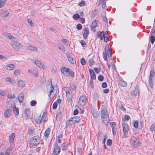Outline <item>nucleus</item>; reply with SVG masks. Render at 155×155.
Wrapping results in <instances>:
<instances>
[{
    "label": "nucleus",
    "instance_id": "nucleus-1",
    "mask_svg": "<svg viewBox=\"0 0 155 155\" xmlns=\"http://www.w3.org/2000/svg\"><path fill=\"white\" fill-rule=\"evenodd\" d=\"M81 118L79 117L75 116L71 117L70 119L67 121L66 124L68 125H70L74 124L79 122Z\"/></svg>",
    "mask_w": 155,
    "mask_h": 155
},
{
    "label": "nucleus",
    "instance_id": "nucleus-2",
    "mask_svg": "<svg viewBox=\"0 0 155 155\" xmlns=\"http://www.w3.org/2000/svg\"><path fill=\"white\" fill-rule=\"evenodd\" d=\"M40 143V140L37 136H35L31 138L30 139L29 143L33 146H37Z\"/></svg>",
    "mask_w": 155,
    "mask_h": 155
},
{
    "label": "nucleus",
    "instance_id": "nucleus-3",
    "mask_svg": "<svg viewBox=\"0 0 155 155\" xmlns=\"http://www.w3.org/2000/svg\"><path fill=\"white\" fill-rule=\"evenodd\" d=\"M154 71L153 69L151 70L150 73V75L149 77V84L150 87L151 88H152L153 87L152 79L154 77Z\"/></svg>",
    "mask_w": 155,
    "mask_h": 155
},
{
    "label": "nucleus",
    "instance_id": "nucleus-4",
    "mask_svg": "<svg viewBox=\"0 0 155 155\" xmlns=\"http://www.w3.org/2000/svg\"><path fill=\"white\" fill-rule=\"evenodd\" d=\"M155 28L153 27L149 35V41L151 42L152 44H153L155 40Z\"/></svg>",
    "mask_w": 155,
    "mask_h": 155
},
{
    "label": "nucleus",
    "instance_id": "nucleus-5",
    "mask_svg": "<svg viewBox=\"0 0 155 155\" xmlns=\"http://www.w3.org/2000/svg\"><path fill=\"white\" fill-rule=\"evenodd\" d=\"M131 142L132 143L134 147H138L140 145V141L138 140L134 137H133L130 140Z\"/></svg>",
    "mask_w": 155,
    "mask_h": 155
},
{
    "label": "nucleus",
    "instance_id": "nucleus-6",
    "mask_svg": "<svg viewBox=\"0 0 155 155\" xmlns=\"http://www.w3.org/2000/svg\"><path fill=\"white\" fill-rule=\"evenodd\" d=\"M30 109L29 108H26L23 113V118L25 120H28L29 119L30 114Z\"/></svg>",
    "mask_w": 155,
    "mask_h": 155
},
{
    "label": "nucleus",
    "instance_id": "nucleus-7",
    "mask_svg": "<svg viewBox=\"0 0 155 155\" xmlns=\"http://www.w3.org/2000/svg\"><path fill=\"white\" fill-rule=\"evenodd\" d=\"M20 43L17 41H13L11 45L13 48L16 51H18L20 48Z\"/></svg>",
    "mask_w": 155,
    "mask_h": 155
},
{
    "label": "nucleus",
    "instance_id": "nucleus-8",
    "mask_svg": "<svg viewBox=\"0 0 155 155\" xmlns=\"http://www.w3.org/2000/svg\"><path fill=\"white\" fill-rule=\"evenodd\" d=\"M86 97L85 96L82 95L81 96L78 101L79 104L81 106H83L85 105L86 103Z\"/></svg>",
    "mask_w": 155,
    "mask_h": 155
},
{
    "label": "nucleus",
    "instance_id": "nucleus-9",
    "mask_svg": "<svg viewBox=\"0 0 155 155\" xmlns=\"http://www.w3.org/2000/svg\"><path fill=\"white\" fill-rule=\"evenodd\" d=\"M101 119L109 117V114L106 109H102L101 111Z\"/></svg>",
    "mask_w": 155,
    "mask_h": 155
},
{
    "label": "nucleus",
    "instance_id": "nucleus-10",
    "mask_svg": "<svg viewBox=\"0 0 155 155\" xmlns=\"http://www.w3.org/2000/svg\"><path fill=\"white\" fill-rule=\"evenodd\" d=\"M61 149L59 146L56 143L55 144L54 148L53 151L54 154L55 155H57L60 152Z\"/></svg>",
    "mask_w": 155,
    "mask_h": 155
},
{
    "label": "nucleus",
    "instance_id": "nucleus-11",
    "mask_svg": "<svg viewBox=\"0 0 155 155\" xmlns=\"http://www.w3.org/2000/svg\"><path fill=\"white\" fill-rule=\"evenodd\" d=\"M104 50L107 56L109 57H111L112 53L111 51H110V48L108 44L106 45Z\"/></svg>",
    "mask_w": 155,
    "mask_h": 155
},
{
    "label": "nucleus",
    "instance_id": "nucleus-12",
    "mask_svg": "<svg viewBox=\"0 0 155 155\" xmlns=\"http://www.w3.org/2000/svg\"><path fill=\"white\" fill-rule=\"evenodd\" d=\"M122 128L124 135L127 134L129 131L128 126L127 124L123 123L122 124Z\"/></svg>",
    "mask_w": 155,
    "mask_h": 155
},
{
    "label": "nucleus",
    "instance_id": "nucleus-13",
    "mask_svg": "<svg viewBox=\"0 0 155 155\" xmlns=\"http://www.w3.org/2000/svg\"><path fill=\"white\" fill-rule=\"evenodd\" d=\"M131 94L132 95L136 96L137 94H139V86L137 85L135 87V90H133Z\"/></svg>",
    "mask_w": 155,
    "mask_h": 155
},
{
    "label": "nucleus",
    "instance_id": "nucleus-14",
    "mask_svg": "<svg viewBox=\"0 0 155 155\" xmlns=\"http://www.w3.org/2000/svg\"><path fill=\"white\" fill-rule=\"evenodd\" d=\"M83 31H84V32L83 34V37L85 39H86L89 34V30L87 28L85 27Z\"/></svg>",
    "mask_w": 155,
    "mask_h": 155
},
{
    "label": "nucleus",
    "instance_id": "nucleus-15",
    "mask_svg": "<svg viewBox=\"0 0 155 155\" xmlns=\"http://www.w3.org/2000/svg\"><path fill=\"white\" fill-rule=\"evenodd\" d=\"M91 113L94 117L95 118H97L99 115L100 112L99 111L93 109L91 110Z\"/></svg>",
    "mask_w": 155,
    "mask_h": 155
},
{
    "label": "nucleus",
    "instance_id": "nucleus-16",
    "mask_svg": "<svg viewBox=\"0 0 155 155\" xmlns=\"http://www.w3.org/2000/svg\"><path fill=\"white\" fill-rule=\"evenodd\" d=\"M15 137V134L14 133H12L9 137V141L10 143H13L14 141V139Z\"/></svg>",
    "mask_w": 155,
    "mask_h": 155
},
{
    "label": "nucleus",
    "instance_id": "nucleus-17",
    "mask_svg": "<svg viewBox=\"0 0 155 155\" xmlns=\"http://www.w3.org/2000/svg\"><path fill=\"white\" fill-rule=\"evenodd\" d=\"M91 78V79L94 80L96 79V74L93 70L92 69H90L89 70Z\"/></svg>",
    "mask_w": 155,
    "mask_h": 155
},
{
    "label": "nucleus",
    "instance_id": "nucleus-18",
    "mask_svg": "<svg viewBox=\"0 0 155 155\" xmlns=\"http://www.w3.org/2000/svg\"><path fill=\"white\" fill-rule=\"evenodd\" d=\"M11 110L10 109L6 110L4 112L5 116L6 118L9 117L11 116Z\"/></svg>",
    "mask_w": 155,
    "mask_h": 155
},
{
    "label": "nucleus",
    "instance_id": "nucleus-19",
    "mask_svg": "<svg viewBox=\"0 0 155 155\" xmlns=\"http://www.w3.org/2000/svg\"><path fill=\"white\" fill-rule=\"evenodd\" d=\"M15 65L12 64H7L5 66L7 70H12L15 68Z\"/></svg>",
    "mask_w": 155,
    "mask_h": 155
},
{
    "label": "nucleus",
    "instance_id": "nucleus-20",
    "mask_svg": "<svg viewBox=\"0 0 155 155\" xmlns=\"http://www.w3.org/2000/svg\"><path fill=\"white\" fill-rule=\"evenodd\" d=\"M27 48L28 50L33 51H37V48L34 45H30L27 47Z\"/></svg>",
    "mask_w": 155,
    "mask_h": 155
},
{
    "label": "nucleus",
    "instance_id": "nucleus-21",
    "mask_svg": "<svg viewBox=\"0 0 155 155\" xmlns=\"http://www.w3.org/2000/svg\"><path fill=\"white\" fill-rule=\"evenodd\" d=\"M69 68H66L65 67H62L61 68V73L63 74H65V73L68 72V70H69Z\"/></svg>",
    "mask_w": 155,
    "mask_h": 155
},
{
    "label": "nucleus",
    "instance_id": "nucleus-22",
    "mask_svg": "<svg viewBox=\"0 0 155 155\" xmlns=\"http://www.w3.org/2000/svg\"><path fill=\"white\" fill-rule=\"evenodd\" d=\"M98 21L97 20H94L91 25V27L92 29L95 28L97 26Z\"/></svg>",
    "mask_w": 155,
    "mask_h": 155
},
{
    "label": "nucleus",
    "instance_id": "nucleus-23",
    "mask_svg": "<svg viewBox=\"0 0 155 155\" xmlns=\"http://www.w3.org/2000/svg\"><path fill=\"white\" fill-rule=\"evenodd\" d=\"M50 82H51V84L49 83L47 85V86L48 87L49 86H50V91L49 95V97H51V93L53 92V89H54V87L52 85L51 81Z\"/></svg>",
    "mask_w": 155,
    "mask_h": 155
},
{
    "label": "nucleus",
    "instance_id": "nucleus-24",
    "mask_svg": "<svg viewBox=\"0 0 155 155\" xmlns=\"http://www.w3.org/2000/svg\"><path fill=\"white\" fill-rule=\"evenodd\" d=\"M24 97V94L23 93H20L18 97V101L19 103H22L23 102Z\"/></svg>",
    "mask_w": 155,
    "mask_h": 155
},
{
    "label": "nucleus",
    "instance_id": "nucleus-25",
    "mask_svg": "<svg viewBox=\"0 0 155 155\" xmlns=\"http://www.w3.org/2000/svg\"><path fill=\"white\" fill-rule=\"evenodd\" d=\"M101 120L105 125L106 126L108 125L109 122V117L106 118L101 119Z\"/></svg>",
    "mask_w": 155,
    "mask_h": 155
},
{
    "label": "nucleus",
    "instance_id": "nucleus-26",
    "mask_svg": "<svg viewBox=\"0 0 155 155\" xmlns=\"http://www.w3.org/2000/svg\"><path fill=\"white\" fill-rule=\"evenodd\" d=\"M72 94H69V96H67V100L69 104H71L72 102Z\"/></svg>",
    "mask_w": 155,
    "mask_h": 155
},
{
    "label": "nucleus",
    "instance_id": "nucleus-27",
    "mask_svg": "<svg viewBox=\"0 0 155 155\" xmlns=\"http://www.w3.org/2000/svg\"><path fill=\"white\" fill-rule=\"evenodd\" d=\"M100 34H102V36L101 37V40H103L104 38H106L107 37V34H106L104 31L100 32Z\"/></svg>",
    "mask_w": 155,
    "mask_h": 155
},
{
    "label": "nucleus",
    "instance_id": "nucleus-28",
    "mask_svg": "<svg viewBox=\"0 0 155 155\" xmlns=\"http://www.w3.org/2000/svg\"><path fill=\"white\" fill-rule=\"evenodd\" d=\"M51 131V129L50 128H48L45 132V136L46 137L48 138V136L49 134Z\"/></svg>",
    "mask_w": 155,
    "mask_h": 155
},
{
    "label": "nucleus",
    "instance_id": "nucleus-29",
    "mask_svg": "<svg viewBox=\"0 0 155 155\" xmlns=\"http://www.w3.org/2000/svg\"><path fill=\"white\" fill-rule=\"evenodd\" d=\"M9 14L8 11L4 12L1 14V16L2 18H5L8 16Z\"/></svg>",
    "mask_w": 155,
    "mask_h": 155
},
{
    "label": "nucleus",
    "instance_id": "nucleus-30",
    "mask_svg": "<svg viewBox=\"0 0 155 155\" xmlns=\"http://www.w3.org/2000/svg\"><path fill=\"white\" fill-rule=\"evenodd\" d=\"M62 117V114L60 112L58 113L56 117V120L57 121H60L61 118Z\"/></svg>",
    "mask_w": 155,
    "mask_h": 155
},
{
    "label": "nucleus",
    "instance_id": "nucleus-31",
    "mask_svg": "<svg viewBox=\"0 0 155 155\" xmlns=\"http://www.w3.org/2000/svg\"><path fill=\"white\" fill-rule=\"evenodd\" d=\"M41 115H40L39 117L38 118H36L35 119V121L36 123L37 124H40L42 120V118H40L41 117Z\"/></svg>",
    "mask_w": 155,
    "mask_h": 155
},
{
    "label": "nucleus",
    "instance_id": "nucleus-32",
    "mask_svg": "<svg viewBox=\"0 0 155 155\" xmlns=\"http://www.w3.org/2000/svg\"><path fill=\"white\" fill-rule=\"evenodd\" d=\"M68 73L69 74H70V76L72 78H73L74 76V72L73 71L71 70L70 69H69V70H68Z\"/></svg>",
    "mask_w": 155,
    "mask_h": 155
},
{
    "label": "nucleus",
    "instance_id": "nucleus-33",
    "mask_svg": "<svg viewBox=\"0 0 155 155\" xmlns=\"http://www.w3.org/2000/svg\"><path fill=\"white\" fill-rule=\"evenodd\" d=\"M120 85L122 87H126L127 85V83L124 81H121L119 83Z\"/></svg>",
    "mask_w": 155,
    "mask_h": 155
},
{
    "label": "nucleus",
    "instance_id": "nucleus-34",
    "mask_svg": "<svg viewBox=\"0 0 155 155\" xmlns=\"http://www.w3.org/2000/svg\"><path fill=\"white\" fill-rule=\"evenodd\" d=\"M73 18L74 19L77 20L80 18V16L78 14H76L73 15Z\"/></svg>",
    "mask_w": 155,
    "mask_h": 155
},
{
    "label": "nucleus",
    "instance_id": "nucleus-35",
    "mask_svg": "<svg viewBox=\"0 0 155 155\" xmlns=\"http://www.w3.org/2000/svg\"><path fill=\"white\" fill-rule=\"evenodd\" d=\"M17 84L18 86L20 87H21L22 86H24L25 85L23 81L21 80L18 81L17 83Z\"/></svg>",
    "mask_w": 155,
    "mask_h": 155
},
{
    "label": "nucleus",
    "instance_id": "nucleus-36",
    "mask_svg": "<svg viewBox=\"0 0 155 155\" xmlns=\"http://www.w3.org/2000/svg\"><path fill=\"white\" fill-rule=\"evenodd\" d=\"M62 147V150L63 151L65 150H67L68 147V144H62L61 146Z\"/></svg>",
    "mask_w": 155,
    "mask_h": 155
},
{
    "label": "nucleus",
    "instance_id": "nucleus-37",
    "mask_svg": "<svg viewBox=\"0 0 155 155\" xmlns=\"http://www.w3.org/2000/svg\"><path fill=\"white\" fill-rule=\"evenodd\" d=\"M13 111L15 114L17 115H18L19 114V109L18 107H15V108L13 109Z\"/></svg>",
    "mask_w": 155,
    "mask_h": 155
},
{
    "label": "nucleus",
    "instance_id": "nucleus-38",
    "mask_svg": "<svg viewBox=\"0 0 155 155\" xmlns=\"http://www.w3.org/2000/svg\"><path fill=\"white\" fill-rule=\"evenodd\" d=\"M68 59L69 62L71 64H74V63L76 62L75 60L72 57H70Z\"/></svg>",
    "mask_w": 155,
    "mask_h": 155
},
{
    "label": "nucleus",
    "instance_id": "nucleus-39",
    "mask_svg": "<svg viewBox=\"0 0 155 155\" xmlns=\"http://www.w3.org/2000/svg\"><path fill=\"white\" fill-rule=\"evenodd\" d=\"M66 90H67V91L66 92L67 94H70V95L71 94H72V92L71 91V89H70V88L68 87H66Z\"/></svg>",
    "mask_w": 155,
    "mask_h": 155
},
{
    "label": "nucleus",
    "instance_id": "nucleus-40",
    "mask_svg": "<svg viewBox=\"0 0 155 155\" xmlns=\"http://www.w3.org/2000/svg\"><path fill=\"white\" fill-rule=\"evenodd\" d=\"M7 0H0V8H1L6 2Z\"/></svg>",
    "mask_w": 155,
    "mask_h": 155
},
{
    "label": "nucleus",
    "instance_id": "nucleus-41",
    "mask_svg": "<svg viewBox=\"0 0 155 155\" xmlns=\"http://www.w3.org/2000/svg\"><path fill=\"white\" fill-rule=\"evenodd\" d=\"M150 130L152 132L155 130V124L154 123L150 127Z\"/></svg>",
    "mask_w": 155,
    "mask_h": 155
},
{
    "label": "nucleus",
    "instance_id": "nucleus-42",
    "mask_svg": "<svg viewBox=\"0 0 155 155\" xmlns=\"http://www.w3.org/2000/svg\"><path fill=\"white\" fill-rule=\"evenodd\" d=\"M139 125L138 122L137 121H135L134 123V126L135 129H137L138 128Z\"/></svg>",
    "mask_w": 155,
    "mask_h": 155
},
{
    "label": "nucleus",
    "instance_id": "nucleus-43",
    "mask_svg": "<svg viewBox=\"0 0 155 155\" xmlns=\"http://www.w3.org/2000/svg\"><path fill=\"white\" fill-rule=\"evenodd\" d=\"M35 64L39 67H41L42 66L43 64L41 63L38 60L35 61Z\"/></svg>",
    "mask_w": 155,
    "mask_h": 155
},
{
    "label": "nucleus",
    "instance_id": "nucleus-44",
    "mask_svg": "<svg viewBox=\"0 0 155 155\" xmlns=\"http://www.w3.org/2000/svg\"><path fill=\"white\" fill-rule=\"evenodd\" d=\"M32 73L36 77H37L38 76V71L36 69L33 70Z\"/></svg>",
    "mask_w": 155,
    "mask_h": 155
},
{
    "label": "nucleus",
    "instance_id": "nucleus-45",
    "mask_svg": "<svg viewBox=\"0 0 155 155\" xmlns=\"http://www.w3.org/2000/svg\"><path fill=\"white\" fill-rule=\"evenodd\" d=\"M34 130H32L31 129H28V134L31 136L33 135V132H34Z\"/></svg>",
    "mask_w": 155,
    "mask_h": 155
},
{
    "label": "nucleus",
    "instance_id": "nucleus-46",
    "mask_svg": "<svg viewBox=\"0 0 155 155\" xmlns=\"http://www.w3.org/2000/svg\"><path fill=\"white\" fill-rule=\"evenodd\" d=\"M89 65L90 66H91L93 65L94 64V60L92 58H90L89 60Z\"/></svg>",
    "mask_w": 155,
    "mask_h": 155
},
{
    "label": "nucleus",
    "instance_id": "nucleus-47",
    "mask_svg": "<svg viewBox=\"0 0 155 155\" xmlns=\"http://www.w3.org/2000/svg\"><path fill=\"white\" fill-rule=\"evenodd\" d=\"M59 49L62 51H65V49L63 45H60L59 46Z\"/></svg>",
    "mask_w": 155,
    "mask_h": 155
},
{
    "label": "nucleus",
    "instance_id": "nucleus-48",
    "mask_svg": "<svg viewBox=\"0 0 155 155\" xmlns=\"http://www.w3.org/2000/svg\"><path fill=\"white\" fill-rule=\"evenodd\" d=\"M37 104V102L35 100H32L30 102V104L31 106H34Z\"/></svg>",
    "mask_w": 155,
    "mask_h": 155
},
{
    "label": "nucleus",
    "instance_id": "nucleus-49",
    "mask_svg": "<svg viewBox=\"0 0 155 155\" xmlns=\"http://www.w3.org/2000/svg\"><path fill=\"white\" fill-rule=\"evenodd\" d=\"M92 13V17H94L96 15L97 13V11L96 10H95L94 11H92L91 12Z\"/></svg>",
    "mask_w": 155,
    "mask_h": 155
},
{
    "label": "nucleus",
    "instance_id": "nucleus-50",
    "mask_svg": "<svg viewBox=\"0 0 155 155\" xmlns=\"http://www.w3.org/2000/svg\"><path fill=\"white\" fill-rule=\"evenodd\" d=\"M82 27L80 23L76 25V28L78 30H81L82 28Z\"/></svg>",
    "mask_w": 155,
    "mask_h": 155
},
{
    "label": "nucleus",
    "instance_id": "nucleus-51",
    "mask_svg": "<svg viewBox=\"0 0 155 155\" xmlns=\"http://www.w3.org/2000/svg\"><path fill=\"white\" fill-rule=\"evenodd\" d=\"M85 5V3L84 1L82 0L79 3V5L80 7H82L84 6Z\"/></svg>",
    "mask_w": 155,
    "mask_h": 155
},
{
    "label": "nucleus",
    "instance_id": "nucleus-52",
    "mask_svg": "<svg viewBox=\"0 0 155 155\" xmlns=\"http://www.w3.org/2000/svg\"><path fill=\"white\" fill-rule=\"evenodd\" d=\"M98 80L101 81H103L104 80V77L101 75H100L98 76Z\"/></svg>",
    "mask_w": 155,
    "mask_h": 155
},
{
    "label": "nucleus",
    "instance_id": "nucleus-53",
    "mask_svg": "<svg viewBox=\"0 0 155 155\" xmlns=\"http://www.w3.org/2000/svg\"><path fill=\"white\" fill-rule=\"evenodd\" d=\"M20 71L19 69H17L14 71V74L16 75H18L20 74Z\"/></svg>",
    "mask_w": 155,
    "mask_h": 155
},
{
    "label": "nucleus",
    "instance_id": "nucleus-54",
    "mask_svg": "<svg viewBox=\"0 0 155 155\" xmlns=\"http://www.w3.org/2000/svg\"><path fill=\"white\" fill-rule=\"evenodd\" d=\"M112 133L114 135H115L116 133L117 129L116 127H113L112 128Z\"/></svg>",
    "mask_w": 155,
    "mask_h": 155
},
{
    "label": "nucleus",
    "instance_id": "nucleus-55",
    "mask_svg": "<svg viewBox=\"0 0 155 155\" xmlns=\"http://www.w3.org/2000/svg\"><path fill=\"white\" fill-rule=\"evenodd\" d=\"M70 87L72 90H76L77 88L76 85L74 84H72Z\"/></svg>",
    "mask_w": 155,
    "mask_h": 155
},
{
    "label": "nucleus",
    "instance_id": "nucleus-56",
    "mask_svg": "<svg viewBox=\"0 0 155 155\" xmlns=\"http://www.w3.org/2000/svg\"><path fill=\"white\" fill-rule=\"evenodd\" d=\"M107 144L109 146H111L112 144V140L110 139H109L107 141Z\"/></svg>",
    "mask_w": 155,
    "mask_h": 155
},
{
    "label": "nucleus",
    "instance_id": "nucleus-57",
    "mask_svg": "<svg viewBox=\"0 0 155 155\" xmlns=\"http://www.w3.org/2000/svg\"><path fill=\"white\" fill-rule=\"evenodd\" d=\"M81 63L82 65H84L86 64L85 59L84 58H82L81 59Z\"/></svg>",
    "mask_w": 155,
    "mask_h": 155
},
{
    "label": "nucleus",
    "instance_id": "nucleus-58",
    "mask_svg": "<svg viewBox=\"0 0 155 155\" xmlns=\"http://www.w3.org/2000/svg\"><path fill=\"white\" fill-rule=\"evenodd\" d=\"M110 124L112 128L116 127V123L115 122H111Z\"/></svg>",
    "mask_w": 155,
    "mask_h": 155
},
{
    "label": "nucleus",
    "instance_id": "nucleus-59",
    "mask_svg": "<svg viewBox=\"0 0 155 155\" xmlns=\"http://www.w3.org/2000/svg\"><path fill=\"white\" fill-rule=\"evenodd\" d=\"M106 54H107L104 52H103V57L105 61H107V59Z\"/></svg>",
    "mask_w": 155,
    "mask_h": 155
},
{
    "label": "nucleus",
    "instance_id": "nucleus-60",
    "mask_svg": "<svg viewBox=\"0 0 155 155\" xmlns=\"http://www.w3.org/2000/svg\"><path fill=\"white\" fill-rule=\"evenodd\" d=\"M58 106V104L56 102H55L53 105V109H55L57 108Z\"/></svg>",
    "mask_w": 155,
    "mask_h": 155
},
{
    "label": "nucleus",
    "instance_id": "nucleus-61",
    "mask_svg": "<svg viewBox=\"0 0 155 155\" xmlns=\"http://www.w3.org/2000/svg\"><path fill=\"white\" fill-rule=\"evenodd\" d=\"M90 84L92 88H94V82L92 80H91L90 81Z\"/></svg>",
    "mask_w": 155,
    "mask_h": 155
},
{
    "label": "nucleus",
    "instance_id": "nucleus-62",
    "mask_svg": "<svg viewBox=\"0 0 155 155\" xmlns=\"http://www.w3.org/2000/svg\"><path fill=\"white\" fill-rule=\"evenodd\" d=\"M28 22L30 24V26H32L33 25V23L32 22V21L31 19H28Z\"/></svg>",
    "mask_w": 155,
    "mask_h": 155
},
{
    "label": "nucleus",
    "instance_id": "nucleus-63",
    "mask_svg": "<svg viewBox=\"0 0 155 155\" xmlns=\"http://www.w3.org/2000/svg\"><path fill=\"white\" fill-rule=\"evenodd\" d=\"M124 119L125 120H124L125 121V120L128 121L129 120L130 117V116L128 115H126L124 116Z\"/></svg>",
    "mask_w": 155,
    "mask_h": 155
},
{
    "label": "nucleus",
    "instance_id": "nucleus-64",
    "mask_svg": "<svg viewBox=\"0 0 155 155\" xmlns=\"http://www.w3.org/2000/svg\"><path fill=\"white\" fill-rule=\"evenodd\" d=\"M102 87L105 88L107 87V84L105 82H103L102 84Z\"/></svg>",
    "mask_w": 155,
    "mask_h": 155
}]
</instances>
